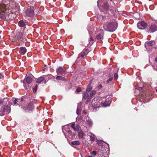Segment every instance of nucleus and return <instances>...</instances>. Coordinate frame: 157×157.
<instances>
[{
	"label": "nucleus",
	"mask_w": 157,
	"mask_h": 157,
	"mask_svg": "<svg viewBox=\"0 0 157 157\" xmlns=\"http://www.w3.org/2000/svg\"><path fill=\"white\" fill-rule=\"evenodd\" d=\"M103 27L105 30L109 32H113L116 29L117 25L116 22H112L108 24L105 23Z\"/></svg>",
	"instance_id": "obj_2"
},
{
	"label": "nucleus",
	"mask_w": 157,
	"mask_h": 157,
	"mask_svg": "<svg viewBox=\"0 0 157 157\" xmlns=\"http://www.w3.org/2000/svg\"><path fill=\"white\" fill-rule=\"evenodd\" d=\"M96 91L95 90H92L90 93V97H92L94 94H96Z\"/></svg>",
	"instance_id": "obj_27"
},
{
	"label": "nucleus",
	"mask_w": 157,
	"mask_h": 157,
	"mask_svg": "<svg viewBox=\"0 0 157 157\" xmlns=\"http://www.w3.org/2000/svg\"><path fill=\"white\" fill-rule=\"evenodd\" d=\"M90 135H88L90 137V140L91 141H94L95 140V136L94 135L92 134H90Z\"/></svg>",
	"instance_id": "obj_24"
},
{
	"label": "nucleus",
	"mask_w": 157,
	"mask_h": 157,
	"mask_svg": "<svg viewBox=\"0 0 157 157\" xmlns=\"http://www.w3.org/2000/svg\"><path fill=\"white\" fill-rule=\"evenodd\" d=\"M93 40H94L92 38V37H90V39L89 40V41H93Z\"/></svg>",
	"instance_id": "obj_43"
},
{
	"label": "nucleus",
	"mask_w": 157,
	"mask_h": 157,
	"mask_svg": "<svg viewBox=\"0 0 157 157\" xmlns=\"http://www.w3.org/2000/svg\"><path fill=\"white\" fill-rule=\"evenodd\" d=\"M147 24L144 21H142L141 22H138L137 24L138 28L141 29H144L147 26Z\"/></svg>",
	"instance_id": "obj_8"
},
{
	"label": "nucleus",
	"mask_w": 157,
	"mask_h": 157,
	"mask_svg": "<svg viewBox=\"0 0 157 157\" xmlns=\"http://www.w3.org/2000/svg\"><path fill=\"white\" fill-rule=\"evenodd\" d=\"M92 89V88L91 86H88L86 90V91L87 92H89Z\"/></svg>",
	"instance_id": "obj_28"
},
{
	"label": "nucleus",
	"mask_w": 157,
	"mask_h": 157,
	"mask_svg": "<svg viewBox=\"0 0 157 157\" xmlns=\"http://www.w3.org/2000/svg\"><path fill=\"white\" fill-rule=\"evenodd\" d=\"M87 123L89 126H91L93 124V123L91 120H88L87 121Z\"/></svg>",
	"instance_id": "obj_26"
},
{
	"label": "nucleus",
	"mask_w": 157,
	"mask_h": 157,
	"mask_svg": "<svg viewBox=\"0 0 157 157\" xmlns=\"http://www.w3.org/2000/svg\"><path fill=\"white\" fill-rule=\"evenodd\" d=\"M103 8L106 11L109 10V4L108 3L105 2L103 3V5H102Z\"/></svg>",
	"instance_id": "obj_19"
},
{
	"label": "nucleus",
	"mask_w": 157,
	"mask_h": 157,
	"mask_svg": "<svg viewBox=\"0 0 157 157\" xmlns=\"http://www.w3.org/2000/svg\"><path fill=\"white\" fill-rule=\"evenodd\" d=\"M156 91L157 92V89L156 90Z\"/></svg>",
	"instance_id": "obj_50"
},
{
	"label": "nucleus",
	"mask_w": 157,
	"mask_h": 157,
	"mask_svg": "<svg viewBox=\"0 0 157 157\" xmlns=\"http://www.w3.org/2000/svg\"><path fill=\"white\" fill-rule=\"evenodd\" d=\"M3 76L2 73H0V79H2L3 78Z\"/></svg>",
	"instance_id": "obj_41"
},
{
	"label": "nucleus",
	"mask_w": 157,
	"mask_h": 157,
	"mask_svg": "<svg viewBox=\"0 0 157 157\" xmlns=\"http://www.w3.org/2000/svg\"><path fill=\"white\" fill-rule=\"evenodd\" d=\"M103 33L102 31L98 32L96 36V38L98 40H101L103 39Z\"/></svg>",
	"instance_id": "obj_10"
},
{
	"label": "nucleus",
	"mask_w": 157,
	"mask_h": 157,
	"mask_svg": "<svg viewBox=\"0 0 157 157\" xmlns=\"http://www.w3.org/2000/svg\"><path fill=\"white\" fill-rule=\"evenodd\" d=\"M25 37V36L23 34L21 33V35L18 36V38L20 40H22L23 38Z\"/></svg>",
	"instance_id": "obj_29"
},
{
	"label": "nucleus",
	"mask_w": 157,
	"mask_h": 157,
	"mask_svg": "<svg viewBox=\"0 0 157 157\" xmlns=\"http://www.w3.org/2000/svg\"><path fill=\"white\" fill-rule=\"evenodd\" d=\"M99 103L101 104V107L103 106L106 107L109 105V101H107L106 100L105 98H103L102 99L101 98L100 101L99 102Z\"/></svg>",
	"instance_id": "obj_6"
},
{
	"label": "nucleus",
	"mask_w": 157,
	"mask_h": 157,
	"mask_svg": "<svg viewBox=\"0 0 157 157\" xmlns=\"http://www.w3.org/2000/svg\"><path fill=\"white\" fill-rule=\"evenodd\" d=\"M88 53V51L87 49H84L82 52L79 54L78 58L80 57L83 58L85 56L87 55Z\"/></svg>",
	"instance_id": "obj_12"
},
{
	"label": "nucleus",
	"mask_w": 157,
	"mask_h": 157,
	"mask_svg": "<svg viewBox=\"0 0 157 157\" xmlns=\"http://www.w3.org/2000/svg\"><path fill=\"white\" fill-rule=\"evenodd\" d=\"M76 113L78 115H79L80 113V109H79V108L78 107L77 108Z\"/></svg>",
	"instance_id": "obj_34"
},
{
	"label": "nucleus",
	"mask_w": 157,
	"mask_h": 157,
	"mask_svg": "<svg viewBox=\"0 0 157 157\" xmlns=\"http://www.w3.org/2000/svg\"><path fill=\"white\" fill-rule=\"evenodd\" d=\"M18 25L21 27H24L26 25V22H25L23 20H20L18 22Z\"/></svg>",
	"instance_id": "obj_17"
},
{
	"label": "nucleus",
	"mask_w": 157,
	"mask_h": 157,
	"mask_svg": "<svg viewBox=\"0 0 157 157\" xmlns=\"http://www.w3.org/2000/svg\"><path fill=\"white\" fill-rule=\"evenodd\" d=\"M10 4H0V18L4 21H9L16 17V15L20 13L18 9L17 11Z\"/></svg>",
	"instance_id": "obj_1"
},
{
	"label": "nucleus",
	"mask_w": 157,
	"mask_h": 157,
	"mask_svg": "<svg viewBox=\"0 0 157 157\" xmlns=\"http://www.w3.org/2000/svg\"><path fill=\"white\" fill-rule=\"evenodd\" d=\"M71 127L75 131H78L79 130V126L78 125L76 126L75 124H73L71 126Z\"/></svg>",
	"instance_id": "obj_18"
},
{
	"label": "nucleus",
	"mask_w": 157,
	"mask_h": 157,
	"mask_svg": "<svg viewBox=\"0 0 157 157\" xmlns=\"http://www.w3.org/2000/svg\"><path fill=\"white\" fill-rule=\"evenodd\" d=\"M28 123H30V124H32V122L30 121H26V123L25 124L26 125H28Z\"/></svg>",
	"instance_id": "obj_35"
},
{
	"label": "nucleus",
	"mask_w": 157,
	"mask_h": 157,
	"mask_svg": "<svg viewBox=\"0 0 157 157\" xmlns=\"http://www.w3.org/2000/svg\"><path fill=\"white\" fill-rule=\"evenodd\" d=\"M56 78L57 80H65V78L63 77L59 76H57Z\"/></svg>",
	"instance_id": "obj_23"
},
{
	"label": "nucleus",
	"mask_w": 157,
	"mask_h": 157,
	"mask_svg": "<svg viewBox=\"0 0 157 157\" xmlns=\"http://www.w3.org/2000/svg\"><path fill=\"white\" fill-rule=\"evenodd\" d=\"M81 90V89L80 88H78L76 90V92H80Z\"/></svg>",
	"instance_id": "obj_36"
},
{
	"label": "nucleus",
	"mask_w": 157,
	"mask_h": 157,
	"mask_svg": "<svg viewBox=\"0 0 157 157\" xmlns=\"http://www.w3.org/2000/svg\"><path fill=\"white\" fill-rule=\"evenodd\" d=\"M32 81V78L30 76L26 75L24 79V83L26 82L28 84H30Z\"/></svg>",
	"instance_id": "obj_13"
},
{
	"label": "nucleus",
	"mask_w": 157,
	"mask_h": 157,
	"mask_svg": "<svg viewBox=\"0 0 157 157\" xmlns=\"http://www.w3.org/2000/svg\"><path fill=\"white\" fill-rule=\"evenodd\" d=\"M33 104L32 103H30L28 104L26 109H25V110L26 111H31L33 109Z\"/></svg>",
	"instance_id": "obj_14"
},
{
	"label": "nucleus",
	"mask_w": 157,
	"mask_h": 157,
	"mask_svg": "<svg viewBox=\"0 0 157 157\" xmlns=\"http://www.w3.org/2000/svg\"><path fill=\"white\" fill-rule=\"evenodd\" d=\"M10 111V108L8 105L5 106L3 109V113L4 114L9 113Z\"/></svg>",
	"instance_id": "obj_11"
},
{
	"label": "nucleus",
	"mask_w": 157,
	"mask_h": 157,
	"mask_svg": "<svg viewBox=\"0 0 157 157\" xmlns=\"http://www.w3.org/2000/svg\"><path fill=\"white\" fill-rule=\"evenodd\" d=\"M91 98H88L87 99V102H89L90 100H91Z\"/></svg>",
	"instance_id": "obj_42"
},
{
	"label": "nucleus",
	"mask_w": 157,
	"mask_h": 157,
	"mask_svg": "<svg viewBox=\"0 0 157 157\" xmlns=\"http://www.w3.org/2000/svg\"><path fill=\"white\" fill-rule=\"evenodd\" d=\"M27 50L25 47L20 48L19 53L22 55H24L26 52Z\"/></svg>",
	"instance_id": "obj_16"
},
{
	"label": "nucleus",
	"mask_w": 157,
	"mask_h": 157,
	"mask_svg": "<svg viewBox=\"0 0 157 157\" xmlns=\"http://www.w3.org/2000/svg\"><path fill=\"white\" fill-rule=\"evenodd\" d=\"M33 91L34 93H35L36 92L37 88H33Z\"/></svg>",
	"instance_id": "obj_37"
},
{
	"label": "nucleus",
	"mask_w": 157,
	"mask_h": 157,
	"mask_svg": "<svg viewBox=\"0 0 157 157\" xmlns=\"http://www.w3.org/2000/svg\"><path fill=\"white\" fill-rule=\"evenodd\" d=\"M102 87V85L101 84H99L98 86V89L100 90Z\"/></svg>",
	"instance_id": "obj_38"
},
{
	"label": "nucleus",
	"mask_w": 157,
	"mask_h": 157,
	"mask_svg": "<svg viewBox=\"0 0 157 157\" xmlns=\"http://www.w3.org/2000/svg\"><path fill=\"white\" fill-rule=\"evenodd\" d=\"M101 0H98L97 2L98 3H98Z\"/></svg>",
	"instance_id": "obj_44"
},
{
	"label": "nucleus",
	"mask_w": 157,
	"mask_h": 157,
	"mask_svg": "<svg viewBox=\"0 0 157 157\" xmlns=\"http://www.w3.org/2000/svg\"><path fill=\"white\" fill-rule=\"evenodd\" d=\"M90 154L91 155H93L95 156L96 155V152L95 151H93L91 152L90 153Z\"/></svg>",
	"instance_id": "obj_31"
},
{
	"label": "nucleus",
	"mask_w": 157,
	"mask_h": 157,
	"mask_svg": "<svg viewBox=\"0 0 157 157\" xmlns=\"http://www.w3.org/2000/svg\"><path fill=\"white\" fill-rule=\"evenodd\" d=\"M56 71L58 74L63 75L65 73L66 69L62 67H59L57 69Z\"/></svg>",
	"instance_id": "obj_9"
},
{
	"label": "nucleus",
	"mask_w": 157,
	"mask_h": 157,
	"mask_svg": "<svg viewBox=\"0 0 157 157\" xmlns=\"http://www.w3.org/2000/svg\"><path fill=\"white\" fill-rule=\"evenodd\" d=\"M24 86L25 88L27 90L29 91L31 89V86L29 84H26L25 83H24Z\"/></svg>",
	"instance_id": "obj_21"
},
{
	"label": "nucleus",
	"mask_w": 157,
	"mask_h": 157,
	"mask_svg": "<svg viewBox=\"0 0 157 157\" xmlns=\"http://www.w3.org/2000/svg\"><path fill=\"white\" fill-rule=\"evenodd\" d=\"M21 101H23V99L22 98L21 99Z\"/></svg>",
	"instance_id": "obj_47"
},
{
	"label": "nucleus",
	"mask_w": 157,
	"mask_h": 157,
	"mask_svg": "<svg viewBox=\"0 0 157 157\" xmlns=\"http://www.w3.org/2000/svg\"><path fill=\"white\" fill-rule=\"evenodd\" d=\"M114 78L116 80L117 79L118 77V75L117 74V73H114Z\"/></svg>",
	"instance_id": "obj_30"
},
{
	"label": "nucleus",
	"mask_w": 157,
	"mask_h": 157,
	"mask_svg": "<svg viewBox=\"0 0 157 157\" xmlns=\"http://www.w3.org/2000/svg\"><path fill=\"white\" fill-rule=\"evenodd\" d=\"M107 144V145H108V146L109 147V144Z\"/></svg>",
	"instance_id": "obj_49"
},
{
	"label": "nucleus",
	"mask_w": 157,
	"mask_h": 157,
	"mask_svg": "<svg viewBox=\"0 0 157 157\" xmlns=\"http://www.w3.org/2000/svg\"><path fill=\"white\" fill-rule=\"evenodd\" d=\"M67 132L69 134H71L72 135H74V134L72 132V131L71 130H68Z\"/></svg>",
	"instance_id": "obj_32"
},
{
	"label": "nucleus",
	"mask_w": 157,
	"mask_h": 157,
	"mask_svg": "<svg viewBox=\"0 0 157 157\" xmlns=\"http://www.w3.org/2000/svg\"><path fill=\"white\" fill-rule=\"evenodd\" d=\"M71 144L73 145L77 146L80 144V142L78 140H76L71 142Z\"/></svg>",
	"instance_id": "obj_22"
},
{
	"label": "nucleus",
	"mask_w": 157,
	"mask_h": 157,
	"mask_svg": "<svg viewBox=\"0 0 157 157\" xmlns=\"http://www.w3.org/2000/svg\"><path fill=\"white\" fill-rule=\"evenodd\" d=\"M84 135V133L83 131H80L78 134V136L80 139H82Z\"/></svg>",
	"instance_id": "obj_20"
},
{
	"label": "nucleus",
	"mask_w": 157,
	"mask_h": 157,
	"mask_svg": "<svg viewBox=\"0 0 157 157\" xmlns=\"http://www.w3.org/2000/svg\"><path fill=\"white\" fill-rule=\"evenodd\" d=\"M145 48L148 51H151L153 48H156L155 47V43L154 41H147L145 42Z\"/></svg>",
	"instance_id": "obj_3"
},
{
	"label": "nucleus",
	"mask_w": 157,
	"mask_h": 157,
	"mask_svg": "<svg viewBox=\"0 0 157 157\" xmlns=\"http://www.w3.org/2000/svg\"><path fill=\"white\" fill-rule=\"evenodd\" d=\"M38 87V86L37 84H36V86H35V88H37V87Z\"/></svg>",
	"instance_id": "obj_45"
},
{
	"label": "nucleus",
	"mask_w": 157,
	"mask_h": 157,
	"mask_svg": "<svg viewBox=\"0 0 157 157\" xmlns=\"http://www.w3.org/2000/svg\"><path fill=\"white\" fill-rule=\"evenodd\" d=\"M3 99H2L0 98V104H2L3 102Z\"/></svg>",
	"instance_id": "obj_39"
},
{
	"label": "nucleus",
	"mask_w": 157,
	"mask_h": 157,
	"mask_svg": "<svg viewBox=\"0 0 157 157\" xmlns=\"http://www.w3.org/2000/svg\"><path fill=\"white\" fill-rule=\"evenodd\" d=\"M45 70V68H44L43 69V71H44Z\"/></svg>",
	"instance_id": "obj_48"
},
{
	"label": "nucleus",
	"mask_w": 157,
	"mask_h": 157,
	"mask_svg": "<svg viewBox=\"0 0 157 157\" xmlns=\"http://www.w3.org/2000/svg\"><path fill=\"white\" fill-rule=\"evenodd\" d=\"M110 0L111 1H112V0Z\"/></svg>",
	"instance_id": "obj_51"
},
{
	"label": "nucleus",
	"mask_w": 157,
	"mask_h": 157,
	"mask_svg": "<svg viewBox=\"0 0 157 157\" xmlns=\"http://www.w3.org/2000/svg\"><path fill=\"white\" fill-rule=\"evenodd\" d=\"M17 100L16 99H15L13 101V103L14 104H16L17 102Z\"/></svg>",
	"instance_id": "obj_40"
},
{
	"label": "nucleus",
	"mask_w": 157,
	"mask_h": 157,
	"mask_svg": "<svg viewBox=\"0 0 157 157\" xmlns=\"http://www.w3.org/2000/svg\"><path fill=\"white\" fill-rule=\"evenodd\" d=\"M155 60L156 62L157 63V57L155 58Z\"/></svg>",
	"instance_id": "obj_46"
},
{
	"label": "nucleus",
	"mask_w": 157,
	"mask_h": 157,
	"mask_svg": "<svg viewBox=\"0 0 157 157\" xmlns=\"http://www.w3.org/2000/svg\"><path fill=\"white\" fill-rule=\"evenodd\" d=\"M48 80V76L47 75H43L39 78L37 80L36 82L40 84L41 82H43L45 83H46L47 81Z\"/></svg>",
	"instance_id": "obj_4"
},
{
	"label": "nucleus",
	"mask_w": 157,
	"mask_h": 157,
	"mask_svg": "<svg viewBox=\"0 0 157 157\" xmlns=\"http://www.w3.org/2000/svg\"><path fill=\"white\" fill-rule=\"evenodd\" d=\"M101 99V98H99V99H97L95 98L93 99L91 102L92 106L95 107H101L100 103H99Z\"/></svg>",
	"instance_id": "obj_5"
},
{
	"label": "nucleus",
	"mask_w": 157,
	"mask_h": 157,
	"mask_svg": "<svg viewBox=\"0 0 157 157\" xmlns=\"http://www.w3.org/2000/svg\"><path fill=\"white\" fill-rule=\"evenodd\" d=\"M88 96L89 95L88 93L87 92L84 93L83 95V98L84 99H86L88 98Z\"/></svg>",
	"instance_id": "obj_25"
},
{
	"label": "nucleus",
	"mask_w": 157,
	"mask_h": 157,
	"mask_svg": "<svg viewBox=\"0 0 157 157\" xmlns=\"http://www.w3.org/2000/svg\"><path fill=\"white\" fill-rule=\"evenodd\" d=\"M25 13L27 16L31 17L34 15V11L33 9L29 8L25 11Z\"/></svg>",
	"instance_id": "obj_7"
},
{
	"label": "nucleus",
	"mask_w": 157,
	"mask_h": 157,
	"mask_svg": "<svg viewBox=\"0 0 157 157\" xmlns=\"http://www.w3.org/2000/svg\"><path fill=\"white\" fill-rule=\"evenodd\" d=\"M112 79L113 78L112 77L109 78V79L108 80H107L106 81L107 83H109L110 82H111L112 81Z\"/></svg>",
	"instance_id": "obj_33"
},
{
	"label": "nucleus",
	"mask_w": 157,
	"mask_h": 157,
	"mask_svg": "<svg viewBox=\"0 0 157 157\" xmlns=\"http://www.w3.org/2000/svg\"><path fill=\"white\" fill-rule=\"evenodd\" d=\"M157 30V27L155 24H152L151 25L149 31H151L152 32H153Z\"/></svg>",
	"instance_id": "obj_15"
}]
</instances>
